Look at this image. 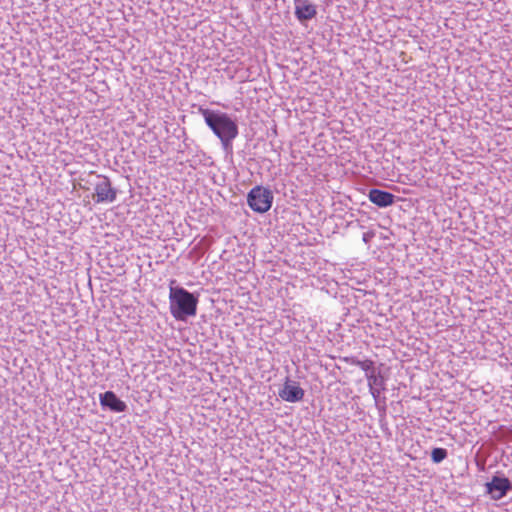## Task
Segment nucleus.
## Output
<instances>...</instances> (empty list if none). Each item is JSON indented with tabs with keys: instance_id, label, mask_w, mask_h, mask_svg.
<instances>
[{
	"instance_id": "nucleus-1",
	"label": "nucleus",
	"mask_w": 512,
	"mask_h": 512,
	"mask_svg": "<svg viewBox=\"0 0 512 512\" xmlns=\"http://www.w3.org/2000/svg\"><path fill=\"white\" fill-rule=\"evenodd\" d=\"M206 125L212 130L214 135L220 140L223 150L226 153H232L233 140L238 136V124L227 113L200 107Z\"/></svg>"
},
{
	"instance_id": "nucleus-2",
	"label": "nucleus",
	"mask_w": 512,
	"mask_h": 512,
	"mask_svg": "<svg viewBox=\"0 0 512 512\" xmlns=\"http://www.w3.org/2000/svg\"><path fill=\"white\" fill-rule=\"evenodd\" d=\"M174 283L172 280L169 289L170 312L175 319L184 321L196 315L198 296L183 287L172 286Z\"/></svg>"
},
{
	"instance_id": "nucleus-3",
	"label": "nucleus",
	"mask_w": 512,
	"mask_h": 512,
	"mask_svg": "<svg viewBox=\"0 0 512 512\" xmlns=\"http://www.w3.org/2000/svg\"><path fill=\"white\" fill-rule=\"evenodd\" d=\"M273 193L261 185L253 187L247 194V204L251 210L263 214L270 210L273 203Z\"/></svg>"
},
{
	"instance_id": "nucleus-4",
	"label": "nucleus",
	"mask_w": 512,
	"mask_h": 512,
	"mask_svg": "<svg viewBox=\"0 0 512 512\" xmlns=\"http://www.w3.org/2000/svg\"><path fill=\"white\" fill-rule=\"evenodd\" d=\"M485 493L492 500H500L504 498L508 492L512 491L511 481L504 475L495 474L491 480L485 483Z\"/></svg>"
},
{
	"instance_id": "nucleus-5",
	"label": "nucleus",
	"mask_w": 512,
	"mask_h": 512,
	"mask_svg": "<svg viewBox=\"0 0 512 512\" xmlns=\"http://www.w3.org/2000/svg\"><path fill=\"white\" fill-rule=\"evenodd\" d=\"M351 365L360 367L365 371L366 378L368 380V386H378L381 389H385V380L380 372H376L374 362L370 359L359 360L355 357L345 359Z\"/></svg>"
},
{
	"instance_id": "nucleus-6",
	"label": "nucleus",
	"mask_w": 512,
	"mask_h": 512,
	"mask_svg": "<svg viewBox=\"0 0 512 512\" xmlns=\"http://www.w3.org/2000/svg\"><path fill=\"white\" fill-rule=\"evenodd\" d=\"M99 182L95 184L94 200L96 203H111L116 200L117 190L112 187L107 176L98 175Z\"/></svg>"
},
{
	"instance_id": "nucleus-7",
	"label": "nucleus",
	"mask_w": 512,
	"mask_h": 512,
	"mask_svg": "<svg viewBox=\"0 0 512 512\" xmlns=\"http://www.w3.org/2000/svg\"><path fill=\"white\" fill-rule=\"evenodd\" d=\"M304 390L297 382L291 381L289 378L285 381L282 389L279 390L278 395L281 399L287 402H299L304 397Z\"/></svg>"
},
{
	"instance_id": "nucleus-8",
	"label": "nucleus",
	"mask_w": 512,
	"mask_h": 512,
	"mask_svg": "<svg viewBox=\"0 0 512 512\" xmlns=\"http://www.w3.org/2000/svg\"><path fill=\"white\" fill-rule=\"evenodd\" d=\"M295 5L294 15L296 19L304 24L317 15V7L308 0H293Z\"/></svg>"
},
{
	"instance_id": "nucleus-9",
	"label": "nucleus",
	"mask_w": 512,
	"mask_h": 512,
	"mask_svg": "<svg viewBox=\"0 0 512 512\" xmlns=\"http://www.w3.org/2000/svg\"><path fill=\"white\" fill-rule=\"evenodd\" d=\"M99 401L103 409H107L115 413L125 412L128 408L127 404L113 391H106L100 394Z\"/></svg>"
},
{
	"instance_id": "nucleus-10",
	"label": "nucleus",
	"mask_w": 512,
	"mask_h": 512,
	"mask_svg": "<svg viewBox=\"0 0 512 512\" xmlns=\"http://www.w3.org/2000/svg\"><path fill=\"white\" fill-rule=\"evenodd\" d=\"M368 198L376 206L386 208L394 204L396 196L388 191L372 188L368 193Z\"/></svg>"
},
{
	"instance_id": "nucleus-11",
	"label": "nucleus",
	"mask_w": 512,
	"mask_h": 512,
	"mask_svg": "<svg viewBox=\"0 0 512 512\" xmlns=\"http://www.w3.org/2000/svg\"><path fill=\"white\" fill-rule=\"evenodd\" d=\"M448 456V452L445 448L436 447L433 448L431 451V460L435 464L441 463L443 460H445Z\"/></svg>"
},
{
	"instance_id": "nucleus-12",
	"label": "nucleus",
	"mask_w": 512,
	"mask_h": 512,
	"mask_svg": "<svg viewBox=\"0 0 512 512\" xmlns=\"http://www.w3.org/2000/svg\"><path fill=\"white\" fill-rule=\"evenodd\" d=\"M382 390L383 389L378 386H369V391L375 400H377Z\"/></svg>"
}]
</instances>
